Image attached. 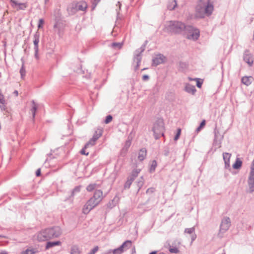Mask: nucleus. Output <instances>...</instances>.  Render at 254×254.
<instances>
[{
  "label": "nucleus",
  "mask_w": 254,
  "mask_h": 254,
  "mask_svg": "<svg viewBox=\"0 0 254 254\" xmlns=\"http://www.w3.org/2000/svg\"><path fill=\"white\" fill-rule=\"evenodd\" d=\"M214 10V6L209 0L205 1L200 0L195 7V17L198 18H203L205 16L211 15Z\"/></svg>",
  "instance_id": "nucleus-1"
},
{
  "label": "nucleus",
  "mask_w": 254,
  "mask_h": 254,
  "mask_svg": "<svg viewBox=\"0 0 254 254\" xmlns=\"http://www.w3.org/2000/svg\"><path fill=\"white\" fill-rule=\"evenodd\" d=\"M61 234V228L59 226H55L46 229L38 233L36 235V238L38 241L42 242L58 238Z\"/></svg>",
  "instance_id": "nucleus-2"
},
{
  "label": "nucleus",
  "mask_w": 254,
  "mask_h": 254,
  "mask_svg": "<svg viewBox=\"0 0 254 254\" xmlns=\"http://www.w3.org/2000/svg\"><path fill=\"white\" fill-rule=\"evenodd\" d=\"M103 191L100 190H96L93 194L84 204L82 208V213L87 214L89 212L97 206L103 199Z\"/></svg>",
  "instance_id": "nucleus-3"
},
{
  "label": "nucleus",
  "mask_w": 254,
  "mask_h": 254,
  "mask_svg": "<svg viewBox=\"0 0 254 254\" xmlns=\"http://www.w3.org/2000/svg\"><path fill=\"white\" fill-rule=\"evenodd\" d=\"M165 28L168 32L171 34H182L185 24L181 21L171 20L166 22Z\"/></svg>",
  "instance_id": "nucleus-4"
},
{
  "label": "nucleus",
  "mask_w": 254,
  "mask_h": 254,
  "mask_svg": "<svg viewBox=\"0 0 254 254\" xmlns=\"http://www.w3.org/2000/svg\"><path fill=\"white\" fill-rule=\"evenodd\" d=\"M189 39L197 40L199 37V30L191 25H186L182 33Z\"/></svg>",
  "instance_id": "nucleus-5"
},
{
  "label": "nucleus",
  "mask_w": 254,
  "mask_h": 254,
  "mask_svg": "<svg viewBox=\"0 0 254 254\" xmlns=\"http://www.w3.org/2000/svg\"><path fill=\"white\" fill-rule=\"evenodd\" d=\"M147 43V41L146 40L144 44H143L141 47L137 50L134 53L133 58V64L136 63V65L134 66V69L135 71L138 70L140 63L142 60V53L144 51L145 49L146 45Z\"/></svg>",
  "instance_id": "nucleus-6"
},
{
  "label": "nucleus",
  "mask_w": 254,
  "mask_h": 254,
  "mask_svg": "<svg viewBox=\"0 0 254 254\" xmlns=\"http://www.w3.org/2000/svg\"><path fill=\"white\" fill-rule=\"evenodd\" d=\"M87 7V3L84 1L73 2L68 6L67 10L69 14L73 15L78 11L85 10Z\"/></svg>",
  "instance_id": "nucleus-7"
},
{
  "label": "nucleus",
  "mask_w": 254,
  "mask_h": 254,
  "mask_svg": "<svg viewBox=\"0 0 254 254\" xmlns=\"http://www.w3.org/2000/svg\"><path fill=\"white\" fill-rule=\"evenodd\" d=\"M152 130L156 139L159 138L161 136H163L164 127L163 121L161 120H157L154 123Z\"/></svg>",
  "instance_id": "nucleus-8"
},
{
  "label": "nucleus",
  "mask_w": 254,
  "mask_h": 254,
  "mask_svg": "<svg viewBox=\"0 0 254 254\" xmlns=\"http://www.w3.org/2000/svg\"><path fill=\"white\" fill-rule=\"evenodd\" d=\"M132 246V242L130 240H127L119 248L109 250L108 254L112 253L113 254H122L125 251L129 249Z\"/></svg>",
  "instance_id": "nucleus-9"
},
{
  "label": "nucleus",
  "mask_w": 254,
  "mask_h": 254,
  "mask_svg": "<svg viewBox=\"0 0 254 254\" xmlns=\"http://www.w3.org/2000/svg\"><path fill=\"white\" fill-rule=\"evenodd\" d=\"M231 226V220L228 217H224L222 221L220 226L219 232L218 234V237L222 238L223 235L229 229Z\"/></svg>",
  "instance_id": "nucleus-10"
},
{
  "label": "nucleus",
  "mask_w": 254,
  "mask_h": 254,
  "mask_svg": "<svg viewBox=\"0 0 254 254\" xmlns=\"http://www.w3.org/2000/svg\"><path fill=\"white\" fill-rule=\"evenodd\" d=\"M39 38H40V33H39V32L37 31L34 35V40H33L34 50L35 51L34 56H35V58L37 60H38L39 59V57L38 55V51H39L38 44L39 42Z\"/></svg>",
  "instance_id": "nucleus-11"
},
{
  "label": "nucleus",
  "mask_w": 254,
  "mask_h": 254,
  "mask_svg": "<svg viewBox=\"0 0 254 254\" xmlns=\"http://www.w3.org/2000/svg\"><path fill=\"white\" fill-rule=\"evenodd\" d=\"M166 58L163 55L160 54L157 55L152 60V65L154 66H157L158 65L164 63Z\"/></svg>",
  "instance_id": "nucleus-12"
},
{
  "label": "nucleus",
  "mask_w": 254,
  "mask_h": 254,
  "mask_svg": "<svg viewBox=\"0 0 254 254\" xmlns=\"http://www.w3.org/2000/svg\"><path fill=\"white\" fill-rule=\"evenodd\" d=\"M231 156V154L229 153L225 152L223 154V158L225 163V168L226 169H229L230 168V159Z\"/></svg>",
  "instance_id": "nucleus-13"
},
{
  "label": "nucleus",
  "mask_w": 254,
  "mask_h": 254,
  "mask_svg": "<svg viewBox=\"0 0 254 254\" xmlns=\"http://www.w3.org/2000/svg\"><path fill=\"white\" fill-rule=\"evenodd\" d=\"M10 1L13 7H15L16 6H18L17 10H24L27 7L25 3H18L15 0H10Z\"/></svg>",
  "instance_id": "nucleus-14"
},
{
  "label": "nucleus",
  "mask_w": 254,
  "mask_h": 254,
  "mask_svg": "<svg viewBox=\"0 0 254 254\" xmlns=\"http://www.w3.org/2000/svg\"><path fill=\"white\" fill-rule=\"evenodd\" d=\"M244 61L247 63L249 66H252L253 64V58L251 54L245 53L244 55Z\"/></svg>",
  "instance_id": "nucleus-15"
},
{
  "label": "nucleus",
  "mask_w": 254,
  "mask_h": 254,
  "mask_svg": "<svg viewBox=\"0 0 254 254\" xmlns=\"http://www.w3.org/2000/svg\"><path fill=\"white\" fill-rule=\"evenodd\" d=\"M185 90L188 93L192 95H194L196 91L195 86L189 83L186 85Z\"/></svg>",
  "instance_id": "nucleus-16"
},
{
  "label": "nucleus",
  "mask_w": 254,
  "mask_h": 254,
  "mask_svg": "<svg viewBox=\"0 0 254 254\" xmlns=\"http://www.w3.org/2000/svg\"><path fill=\"white\" fill-rule=\"evenodd\" d=\"M253 80H254V78L251 76H244L241 79L242 83L247 86L250 85L252 83Z\"/></svg>",
  "instance_id": "nucleus-17"
},
{
  "label": "nucleus",
  "mask_w": 254,
  "mask_h": 254,
  "mask_svg": "<svg viewBox=\"0 0 254 254\" xmlns=\"http://www.w3.org/2000/svg\"><path fill=\"white\" fill-rule=\"evenodd\" d=\"M146 154L147 151L145 148H143L140 149L138 152V159L140 161H143L145 158Z\"/></svg>",
  "instance_id": "nucleus-18"
},
{
  "label": "nucleus",
  "mask_w": 254,
  "mask_h": 254,
  "mask_svg": "<svg viewBox=\"0 0 254 254\" xmlns=\"http://www.w3.org/2000/svg\"><path fill=\"white\" fill-rule=\"evenodd\" d=\"M61 244L62 243L60 241H57L55 242H48L46 243L45 249L46 250H48L56 246H61Z\"/></svg>",
  "instance_id": "nucleus-19"
},
{
  "label": "nucleus",
  "mask_w": 254,
  "mask_h": 254,
  "mask_svg": "<svg viewBox=\"0 0 254 254\" xmlns=\"http://www.w3.org/2000/svg\"><path fill=\"white\" fill-rule=\"evenodd\" d=\"M177 6V1L176 0H171L167 5V8L170 10H173Z\"/></svg>",
  "instance_id": "nucleus-20"
},
{
  "label": "nucleus",
  "mask_w": 254,
  "mask_h": 254,
  "mask_svg": "<svg viewBox=\"0 0 254 254\" xmlns=\"http://www.w3.org/2000/svg\"><path fill=\"white\" fill-rule=\"evenodd\" d=\"M102 132L103 130L102 129H98L95 131V133L92 138L96 141V140L102 135Z\"/></svg>",
  "instance_id": "nucleus-21"
},
{
  "label": "nucleus",
  "mask_w": 254,
  "mask_h": 254,
  "mask_svg": "<svg viewBox=\"0 0 254 254\" xmlns=\"http://www.w3.org/2000/svg\"><path fill=\"white\" fill-rule=\"evenodd\" d=\"M6 101L3 94L0 93V108L1 110H4L5 109V104Z\"/></svg>",
  "instance_id": "nucleus-22"
},
{
  "label": "nucleus",
  "mask_w": 254,
  "mask_h": 254,
  "mask_svg": "<svg viewBox=\"0 0 254 254\" xmlns=\"http://www.w3.org/2000/svg\"><path fill=\"white\" fill-rule=\"evenodd\" d=\"M80 252L79 251V247L77 246H72L70 249V254H80Z\"/></svg>",
  "instance_id": "nucleus-23"
},
{
  "label": "nucleus",
  "mask_w": 254,
  "mask_h": 254,
  "mask_svg": "<svg viewBox=\"0 0 254 254\" xmlns=\"http://www.w3.org/2000/svg\"><path fill=\"white\" fill-rule=\"evenodd\" d=\"M32 106L31 111L32 113L33 118L34 119L35 118L36 112L37 109V105L34 100H32Z\"/></svg>",
  "instance_id": "nucleus-24"
},
{
  "label": "nucleus",
  "mask_w": 254,
  "mask_h": 254,
  "mask_svg": "<svg viewBox=\"0 0 254 254\" xmlns=\"http://www.w3.org/2000/svg\"><path fill=\"white\" fill-rule=\"evenodd\" d=\"M242 165V161L239 158H237L235 163L233 165V168L235 169H239Z\"/></svg>",
  "instance_id": "nucleus-25"
},
{
  "label": "nucleus",
  "mask_w": 254,
  "mask_h": 254,
  "mask_svg": "<svg viewBox=\"0 0 254 254\" xmlns=\"http://www.w3.org/2000/svg\"><path fill=\"white\" fill-rule=\"evenodd\" d=\"M80 186H76L72 190L71 195L69 196V198L73 197L75 194L77 193H79L80 191Z\"/></svg>",
  "instance_id": "nucleus-26"
},
{
  "label": "nucleus",
  "mask_w": 254,
  "mask_h": 254,
  "mask_svg": "<svg viewBox=\"0 0 254 254\" xmlns=\"http://www.w3.org/2000/svg\"><path fill=\"white\" fill-rule=\"evenodd\" d=\"M179 69L181 71H184L188 67V64L184 62H180L179 63Z\"/></svg>",
  "instance_id": "nucleus-27"
},
{
  "label": "nucleus",
  "mask_w": 254,
  "mask_h": 254,
  "mask_svg": "<svg viewBox=\"0 0 254 254\" xmlns=\"http://www.w3.org/2000/svg\"><path fill=\"white\" fill-rule=\"evenodd\" d=\"M21 61L22 62V64L21 67L20 69V73L21 78H23L24 76H25V75L26 70L24 68V61H23V59H21Z\"/></svg>",
  "instance_id": "nucleus-28"
},
{
  "label": "nucleus",
  "mask_w": 254,
  "mask_h": 254,
  "mask_svg": "<svg viewBox=\"0 0 254 254\" xmlns=\"http://www.w3.org/2000/svg\"><path fill=\"white\" fill-rule=\"evenodd\" d=\"M130 145L131 141L130 140H127L124 147L122 149V150L127 152Z\"/></svg>",
  "instance_id": "nucleus-29"
},
{
  "label": "nucleus",
  "mask_w": 254,
  "mask_h": 254,
  "mask_svg": "<svg viewBox=\"0 0 254 254\" xmlns=\"http://www.w3.org/2000/svg\"><path fill=\"white\" fill-rule=\"evenodd\" d=\"M96 141L92 138L87 142L85 145V148H88L89 146H92L95 144Z\"/></svg>",
  "instance_id": "nucleus-30"
},
{
  "label": "nucleus",
  "mask_w": 254,
  "mask_h": 254,
  "mask_svg": "<svg viewBox=\"0 0 254 254\" xmlns=\"http://www.w3.org/2000/svg\"><path fill=\"white\" fill-rule=\"evenodd\" d=\"M157 166V162L156 160H153L152 161V163L150 168V172H154L156 169Z\"/></svg>",
  "instance_id": "nucleus-31"
},
{
  "label": "nucleus",
  "mask_w": 254,
  "mask_h": 254,
  "mask_svg": "<svg viewBox=\"0 0 254 254\" xmlns=\"http://www.w3.org/2000/svg\"><path fill=\"white\" fill-rule=\"evenodd\" d=\"M143 184L144 179L143 177H141L137 183V187H138V190H139L141 189V188L143 186Z\"/></svg>",
  "instance_id": "nucleus-32"
},
{
  "label": "nucleus",
  "mask_w": 254,
  "mask_h": 254,
  "mask_svg": "<svg viewBox=\"0 0 254 254\" xmlns=\"http://www.w3.org/2000/svg\"><path fill=\"white\" fill-rule=\"evenodd\" d=\"M96 184H91L87 187L86 190L88 191H92L96 188Z\"/></svg>",
  "instance_id": "nucleus-33"
},
{
  "label": "nucleus",
  "mask_w": 254,
  "mask_h": 254,
  "mask_svg": "<svg viewBox=\"0 0 254 254\" xmlns=\"http://www.w3.org/2000/svg\"><path fill=\"white\" fill-rule=\"evenodd\" d=\"M123 46L122 43H113L112 44V47L115 49H120Z\"/></svg>",
  "instance_id": "nucleus-34"
},
{
  "label": "nucleus",
  "mask_w": 254,
  "mask_h": 254,
  "mask_svg": "<svg viewBox=\"0 0 254 254\" xmlns=\"http://www.w3.org/2000/svg\"><path fill=\"white\" fill-rule=\"evenodd\" d=\"M169 252L171 253L178 254L179 253V249L176 247L172 248L170 246Z\"/></svg>",
  "instance_id": "nucleus-35"
},
{
  "label": "nucleus",
  "mask_w": 254,
  "mask_h": 254,
  "mask_svg": "<svg viewBox=\"0 0 254 254\" xmlns=\"http://www.w3.org/2000/svg\"><path fill=\"white\" fill-rule=\"evenodd\" d=\"M205 123H206L205 121V120H203L201 122V123H200V125L199 126V127L196 128V131L197 132H199L204 127V126L205 125Z\"/></svg>",
  "instance_id": "nucleus-36"
},
{
  "label": "nucleus",
  "mask_w": 254,
  "mask_h": 254,
  "mask_svg": "<svg viewBox=\"0 0 254 254\" xmlns=\"http://www.w3.org/2000/svg\"><path fill=\"white\" fill-rule=\"evenodd\" d=\"M140 171V169H134L132 171L130 175L134 178H136L138 176V174L139 173Z\"/></svg>",
  "instance_id": "nucleus-37"
},
{
  "label": "nucleus",
  "mask_w": 254,
  "mask_h": 254,
  "mask_svg": "<svg viewBox=\"0 0 254 254\" xmlns=\"http://www.w3.org/2000/svg\"><path fill=\"white\" fill-rule=\"evenodd\" d=\"M195 231V229L194 227H191L190 228H186L185 230V233H188L189 234H191L193 233Z\"/></svg>",
  "instance_id": "nucleus-38"
},
{
  "label": "nucleus",
  "mask_w": 254,
  "mask_h": 254,
  "mask_svg": "<svg viewBox=\"0 0 254 254\" xmlns=\"http://www.w3.org/2000/svg\"><path fill=\"white\" fill-rule=\"evenodd\" d=\"M181 128H178L177 129V132L176 134V135L174 137V140L175 141H177L179 138L180 137V134H181Z\"/></svg>",
  "instance_id": "nucleus-39"
},
{
  "label": "nucleus",
  "mask_w": 254,
  "mask_h": 254,
  "mask_svg": "<svg viewBox=\"0 0 254 254\" xmlns=\"http://www.w3.org/2000/svg\"><path fill=\"white\" fill-rule=\"evenodd\" d=\"M113 119V117L111 115H108L106 117V119L104 121L105 123L107 124L110 123Z\"/></svg>",
  "instance_id": "nucleus-40"
},
{
  "label": "nucleus",
  "mask_w": 254,
  "mask_h": 254,
  "mask_svg": "<svg viewBox=\"0 0 254 254\" xmlns=\"http://www.w3.org/2000/svg\"><path fill=\"white\" fill-rule=\"evenodd\" d=\"M132 183L129 181L128 180H127L126 182L125 183L124 185V188L125 189H129L130 188V185H131Z\"/></svg>",
  "instance_id": "nucleus-41"
},
{
  "label": "nucleus",
  "mask_w": 254,
  "mask_h": 254,
  "mask_svg": "<svg viewBox=\"0 0 254 254\" xmlns=\"http://www.w3.org/2000/svg\"><path fill=\"white\" fill-rule=\"evenodd\" d=\"M44 23V20L43 19H40L39 20L38 27L39 29L42 28L43 27V24Z\"/></svg>",
  "instance_id": "nucleus-42"
},
{
  "label": "nucleus",
  "mask_w": 254,
  "mask_h": 254,
  "mask_svg": "<svg viewBox=\"0 0 254 254\" xmlns=\"http://www.w3.org/2000/svg\"><path fill=\"white\" fill-rule=\"evenodd\" d=\"M98 247L96 246L93 249H92L89 253H88V254H95V253L98 251Z\"/></svg>",
  "instance_id": "nucleus-43"
},
{
  "label": "nucleus",
  "mask_w": 254,
  "mask_h": 254,
  "mask_svg": "<svg viewBox=\"0 0 254 254\" xmlns=\"http://www.w3.org/2000/svg\"><path fill=\"white\" fill-rule=\"evenodd\" d=\"M34 252L32 250L27 249L26 251H24L22 254H34Z\"/></svg>",
  "instance_id": "nucleus-44"
},
{
  "label": "nucleus",
  "mask_w": 254,
  "mask_h": 254,
  "mask_svg": "<svg viewBox=\"0 0 254 254\" xmlns=\"http://www.w3.org/2000/svg\"><path fill=\"white\" fill-rule=\"evenodd\" d=\"M169 153H170V151H169V148L168 147L165 148V149L163 151L164 155L166 156H167L169 155Z\"/></svg>",
  "instance_id": "nucleus-45"
},
{
  "label": "nucleus",
  "mask_w": 254,
  "mask_h": 254,
  "mask_svg": "<svg viewBox=\"0 0 254 254\" xmlns=\"http://www.w3.org/2000/svg\"><path fill=\"white\" fill-rule=\"evenodd\" d=\"M86 148H85V146H84V148H83L82 149V150L80 151V153H81V154L85 155L86 156L88 155L89 153L88 152H86V151H85V149H86Z\"/></svg>",
  "instance_id": "nucleus-46"
},
{
  "label": "nucleus",
  "mask_w": 254,
  "mask_h": 254,
  "mask_svg": "<svg viewBox=\"0 0 254 254\" xmlns=\"http://www.w3.org/2000/svg\"><path fill=\"white\" fill-rule=\"evenodd\" d=\"M196 86L198 88H200L202 84V82L199 81L198 79H196Z\"/></svg>",
  "instance_id": "nucleus-47"
},
{
  "label": "nucleus",
  "mask_w": 254,
  "mask_h": 254,
  "mask_svg": "<svg viewBox=\"0 0 254 254\" xmlns=\"http://www.w3.org/2000/svg\"><path fill=\"white\" fill-rule=\"evenodd\" d=\"M149 76L148 75H146V74L143 75L142 77V79L143 81H147L149 79Z\"/></svg>",
  "instance_id": "nucleus-48"
},
{
  "label": "nucleus",
  "mask_w": 254,
  "mask_h": 254,
  "mask_svg": "<svg viewBox=\"0 0 254 254\" xmlns=\"http://www.w3.org/2000/svg\"><path fill=\"white\" fill-rule=\"evenodd\" d=\"M135 179V178L131 176V175L128 176L127 178V180L130 181L131 183H132V182Z\"/></svg>",
  "instance_id": "nucleus-49"
},
{
  "label": "nucleus",
  "mask_w": 254,
  "mask_h": 254,
  "mask_svg": "<svg viewBox=\"0 0 254 254\" xmlns=\"http://www.w3.org/2000/svg\"><path fill=\"white\" fill-rule=\"evenodd\" d=\"M41 175V170L40 169H38L36 172V176L38 177Z\"/></svg>",
  "instance_id": "nucleus-50"
},
{
  "label": "nucleus",
  "mask_w": 254,
  "mask_h": 254,
  "mask_svg": "<svg viewBox=\"0 0 254 254\" xmlns=\"http://www.w3.org/2000/svg\"><path fill=\"white\" fill-rule=\"evenodd\" d=\"M196 238V236L195 234H193L191 236V242H192L193 241L195 240Z\"/></svg>",
  "instance_id": "nucleus-51"
},
{
  "label": "nucleus",
  "mask_w": 254,
  "mask_h": 254,
  "mask_svg": "<svg viewBox=\"0 0 254 254\" xmlns=\"http://www.w3.org/2000/svg\"><path fill=\"white\" fill-rule=\"evenodd\" d=\"M117 6H119V9H121V6H122V4L121 3V2L120 1L118 2V3L117 4Z\"/></svg>",
  "instance_id": "nucleus-52"
},
{
  "label": "nucleus",
  "mask_w": 254,
  "mask_h": 254,
  "mask_svg": "<svg viewBox=\"0 0 254 254\" xmlns=\"http://www.w3.org/2000/svg\"><path fill=\"white\" fill-rule=\"evenodd\" d=\"M150 191L151 192H153V189H152V188H151V189H147V190H146V193L149 192Z\"/></svg>",
  "instance_id": "nucleus-53"
},
{
  "label": "nucleus",
  "mask_w": 254,
  "mask_h": 254,
  "mask_svg": "<svg viewBox=\"0 0 254 254\" xmlns=\"http://www.w3.org/2000/svg\"><path fill=\"white\" fill-rule=\"evenodd\" d=\"M13 93L16 96H17L18 95V92L17 90H15L13 92Z\"/></svg>",
  "instance_id": "nucleus-54"
},
{
  "label": "nucleus",
  "mask_w": 254,
  "mask_h": 254,
  "mask_svg": "<svg viewBox=\"0 0 254 254\" xmlns=\"http://www.w3.org/2000/svg\"><path fill=\"white\" fill-rule=\"evenodd\" d=\"M0 254H8L5 251H3V252H1Z\"/></svg>",
  "instance_id": "nucleus-55"
},
{
  "label": "nucleus",
  "mask_w": 254,
  "mask_h": 254,
  "mask_svg": "<svg viewBox=\"0 0 254 254\" xmlns=\"http://www.w3.org/2000/svg\"><path fill=\"white\" fill-rule=\"evenodd\" d=\"M149 254H156V252L153 251V252H151Z\"/></svg>",
  "instance_id": "nucleus-56"
},
{
  "label": "nucleus",
  "mask_w": 254,
  "mask_h": 254,
  "mask_svg": "<svg viewBox=\"0 0 254 254\" xmlns=\"http://www.w3.org/2000/svg\"><path fill=\"white\" fill-rule=\"evenodd\" d=\"M218 131H217L216 129L214 130V133H215V137H216V134H217V132H218Z\"/></svg>",
  "instance_id": "nucleus-57"
},
{
  "label": "nucleus",
  "mask_w": 254,
  "mask_h": 254,
  "mask_svg": "<svg viewBox=\"0 0 254 254\" xmlns=\"http://www.w3.org/2000/svg\"><path fill=\"white\" fill-rule=\"evenodd\" d=\"M49 0H45V3H46L47 1H48Z\"/></svg>",
  "instance_id": "nucleus-58"
},
{
  "label": "nucleus",
  "mask_w": 254,
  "mask_h": 254,
  "mask_svg": "<svg viewBox=\"0 0 254 254\" xmlns=\"http://www.w3.org/2000/svg\"><path fill=\"white\" fill-rule=\"evenodd\" d=\"M146 68H144L142 69V70H145Z\"/></svg>",
  "instance_id": "nucleus-59"
},
{
  "label": "nucleus",
  "mask_w": 254,
  "mask_h": 254,
  "mask_svg": "<svg viewBox=\"0 0 254 254\" xmlns=\"http://www.w3.org/2000/svg\"><path fill=\"white\" fill-rule=\"evenodd\" d=\"M135 252V249L134 248L133 252Z\"/></svg>",
  "instance_id": "nucleus-60"
},
{
  "label": "nucleus",
  "mask_w": 254,
  "mask_h": 254,
  "mask_svg": "<svg viewBox=\"0 0 254 254\" xmlns=\"http://www.w3.org/2000/svg\"><path fill=\"white\" fill-rule=\"evenodd\" d=\"M135 252V249L134 248L133 252Z\"/></svg>",
  "instance_id": "nucleus-61"
}]
</instances>
